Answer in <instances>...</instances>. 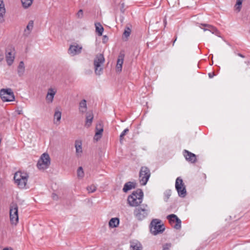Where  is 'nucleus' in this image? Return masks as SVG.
<instances>
[{
    "label": "nucleus",
    "mask_w": 250,
    "mask_h": 250,
    "mask_svg": "<svg viewBox=\"0 0 250 250\" xmlns=\"http://www.w3.org/2000/svg\"><path fill=\"white\" fill-rule=\"evenodd\" d=\"M149 212L150 209L148 205L143 204L136 207L133 211V215L137 220L141 221L146 218Z\"/></svg>",
    "instance_id": "f257e3e1"
},
{
    "label": "nucleus",
    "mask_w": 250,
    "mask_h": 250,
    "mask_svg": "<svg viewBox=\"0 0 250 250\" xmlns=\"http://www.w3.org/2000/svg\"><path fill=\"white\" fill-rule=\"evenodd\" d=\"M29 177L26 172L17 171L15 173L14 180L18 187L21 189L26 188V185Z\"/></svg>",
    "instance_id": "f03ea898"
},
{
    "label": "nucleus",
    "mask_w": 250,
    "mask_h": 250,
    "mask_svg": "<svg viewBox=\"0 0 250 250\" xmlns=\"http://www.w3.org/2000/svg\"><path fill=\"white\" fill-rule=\"evenodd\" d=\"M165 230V227L160 220L153 219L150 224V231L153 235L162 233Z\"/></svg>",
    "instance_id": "7ed1b4c3"
},
{
    "label": "nucleus",
    "mask_w": 250,
    "mask_h": 250,
    "mask_svg": "<svg viewBox=\"0 0 250 250\" xmlns=\"http://www.w3.org/2000/svg\"><path fill=\"white\" fill-rule=\"evenodd\" d=\"M151 175L150 169L146 167H142L140 168L139 175V181L140 184L145 186Z\"/></svg>",
    "instance_id": "20e7f679"
},
{
    "label": "nucleus",
    "mask_w": 250,
    "mask_h": 250,
    "mask_svg": "<svg viewBox=\"0 0 250 250\" xmlns=\"http://www.w3.org/2000/svg\"><path fill=\"white\" fill-rule=\"evenodd\" d=\"M104 58L102 54H97L94 60L95 72L96 75H100L103 71L102 65L104 62Z\"/></svg>",
    "instance_id": "39448f33"
},
{
    "label": "nucleus",
    "mask_w": 250,
    "mask_h": 250,
    "mask_svg": "<svg viewBox=\"0 0 250 250\" xmlns=\"http://www.w3.org/2000/svg\"><path fill=\"white\" fill-rule=\"evenodd\" d=\"M0 97L4 102H12L15 100L14 92L11 88H3L0 89Z\"/></svg>",
    "instance_id": "423d86ee"
},
{
    "label": "nucleus",
    "mask_w": 250,
    "mask_h": 250,
    "mask_svg": "<svg viewBox=\"0 0 250 250\" xmlns=\"http://www.w3.org/2000/svg\"><path fill=\"white\" fill-rule=\"evenodd\" d=\"M50 165V158L47 153H43L38 161L37 167L40 170L47 169Z\"/></svg>",
    "instance_id": "0eeeda50"
},
{
    "label": "nucleus",
    "mask_w": 250,
    "mask_h": 250,
    "mask_svg": "<svg viewBox=\"0 0 250 250\" xmlns=\"http://www.w3.org/2000/svg\"><path fill=\"white\" fill-rule=\"evenodd\" d=\"M10 220L12 225H16L18 223V207L16 204L13 203L10 206Z\"/></svg>",
    "instance_id": "6e6552de"
},
{
    "label": "nucleus",
    "mask_w": 250,
    "mask_h": 250,
    "mask_svg": "<svg viewBox=\"0 0 250 250\" xmlns=\"http://www.w3.org/2000/svg\"><path fill=\"white\" fill-rule=\"evenodd\" d=\"M175 188L180 197L183 198L187 195L186 187L182 179L180 177H178L176 180Z\"/></svg>",
    "instance_id": "1a4fd4ad"
},
{
    "label": "nucleus",
    "mask_w": 250,
    "mask_h": 250,
    "mask_svg": "<svg viewBox=\"0 0 250 250\" xmlns=\"http://www.w3.org/2000/svg\"><path fill=\"white\" fill-rule=\"evenodd\" d=\"M170 225L176 229H180L181 228V221L175 214H171L167 217Z\"/></svg>",
    "instance_id": "9d476101"
},
{
    "label": "nucleus",
    "mask_w": 250,
    "mask_h": 250,
    "mask_svg": "<svg viewBox=\"0 0 250 250\" xmlns=\"http://www.w3.org/2000/svg\"><path fill=\"white\" fill-rule=\"evenodd\" d=\"M82 46L77 43H75L73 45H70L68 52L70 55L74 56L80 54L82 52Z\"/></svg>",
    "instance_id": "9b49d317"
},
{
    "label": "nucleus",
    "mask_w": 250,
    "mask_h": 250,
    "mask_svg": "<svg viewBox=\"0 0 250 250\" xmlns=\"http://www.w3.org/2000/svg\"><path fill=\"white\" fill-rule=\"evenodd\" d=\"M183 153L186 160L188 162L193 164L197 161L196 155L194 153L186 149L184 150Z\"/></svg>",
    "instance_id": "f8f14e48"
},
{
    "label": "nucleus",
    "mask_w": 250,
    "mask_h": 250,
    "mask_svg": "<svg viewBox=\"0 0 250 250\" xmlns=\"http://www.w3.org/2000/svg\"><path fill=\"white\" fill-rule=\"evenodd\" d=\"M57 92V90L52 88L48 89L47 95L46 96V101L47 103H52L53 101L54 96Z\"/></svg>",
    "instance_id": "ddd939ff"
},
{
    "label": "nucleus",
    "mask_w": 250,
    "mask_h": 250,
    "mask_svg": "<svg viewBox=\"0 0 250 250\" xmlns=\"http://www.w3.org/2000/svg\"><path fill=\"white\" fill-rule=\"evenodd\" d=\"M75 147L76 148V155L77 157L82 156L83 153L82 142L81 140H77L75 142Z\"/></svg>",
    "instance_id": "4468645a"
},
{
    "label": "nucleus",
    "mask_w": 250,
    "mask_h": 250,
    "mask_svg": "<svg viewBox=\"0 0 250 250\" xmlns=\"http://www.w3.org/2000/svg\"><path fill=\"white\" fill-rule=\"evenodd\" d=\"M132 194H134V198L138 200V202L140 205L143 202V198L144 196V193L142 189H137L136 190L134 191Z\"/></svg>",
    "instance_id": "2eb2a0df"
},
{
    "label": "nucleus",
    "mask_w": 250,
    "mask_h": 250,
    "mask_svg": "<svg viewBox=\"0 0 250 250\" xmlns=\"http://www.w3.org/2000/svg\"><path fill=\"white\" fill-rule=\"evenodd\" d=\"M124 57L125 55L124 54H120V55L118 56L116 67V71L117 72H121L122 71V65L124 62Z\"/></svg>",
    "instance_id": "dca6fc26"
},
{
    "label": "nucleus",
    "mask_w": 250,
    "mask_h": 250,
    "mask_svg": "<svg viewBox=\"0 0 250 250\" xmlns=\"http://www.w3.org/2000/svg\"><path fill=\"white\" fill-rule=\"evenodd\" d=\"M134 194H131L128 197L127 201L129 205L131 207H137L140 205L137 199L134 198Z\"/></svg>",
    "instance_id": "f3484780"
},
{
    "label": "nucleus",
    "mask_w": 250,
    "mask_h": 250,
    "mask_svg": "<svg viewBox=\"0 0 250 250\" xmlns=\"http://www.w3.org/2000/svg\"><path fill=\"white\" fill-rule=\"evenodd\" d=\"M136 185L137 184L136 182H128L124 185L123 190L124 192H126L129 190L135 188Z\"/></svg>",
    "instance_id": "a211bd4d"
},
{
    "label": "nucleus",
    "mask_w": 250,
    "mask_h": 250,
    "mask_svg": "<svg viewBox=\"0 0 250 250\" xmlns=\"http://www.w3.org/2000/svg\"><path fill=\"white\" fill-rule=\"evenodd\" d=\"M96 132L95 133V135L94 136V139L98 141L99 139H100L102 135V133L103 132V128L101 124H99L97 125L96 127Z\"/></svg>",
    "instance_id": "6ab92c4d"
},
{
    "label": "nucleus",
    "mask_w": 250,
    "mask_h": 250,
    "mask_svg": "<svg viewBox=\"0 0 250 250\" xmlns=\"http://www.w3.org/2000/svg\"><path fill=\"white\" fill-rule=\"evenodd\" d=\"M25 72V66L23 61L20 62L17 68V73L19 77L23 76Z\"/></svg>",
    "instance_id": "aec40b11"
},
{
    "label": "nucleus",
    "mask_w": 250,
    "mask_h": 250,
    "mask_svg": "<svg viewBox=\"0 0 250 250\" xmlns=\"http://www.w3.org/2000/svg\"><path fill=\"white\" fill-rule=\"evenodd\" d=\"M14 59V53L13 52L10 51L6 54V59L8 65H11L13 63Z\"/></svg>",
    "instance_id": "412c9836"
},
{
    "label": "nucleus",
    "mask_w": 250,
    "mask_h": 250,
    "mask_svg": "<svg viewBox=\"0 0 250 250\" xmlns=\"http://www.w3.org/2000/svg\"><path fill=\"white\" fill-rule=\"evenodd\" d=\"M79 111L81 113H85L87 109L86 101L84 99L81 101L79 104Z\"/></svg>",
    "instance_id": "4be33fe9"
},
{
    "label": "nucleus",
    "mask_w": 250,
    "mask_h": 250,
    "mask_svg": "<svg viewBox=\"0 0 250 250\" xmlns=\"http://www.w3.org/2000/svg\"><path fill=\"white\" fill-rule=\"evenodd\" d=\"M119 224V219L118 218H112L109 221V227L111 228H116Z\"/></svg>",
    "instance_id": "5701e85b"
},
{
    "label": "nucleus",
    "mask_w": 250,
    "mask_h": 250,
    "mask_svg": "<svg viewBox=\"0 0 250 250\" xmlns=\"http://www.w3.org/2000/svg\"><path fill=\"white\" fill-rule=\"evenodd\" d=\"M93 119V115L92 113L88 112L86 113L85 125L89 127L91 125Z\"/></svg>",
    "instance_id": "b1692460"
},
{
    "label": "nucleus",
    "mask_w": 250,
    "mask_h": 250,
    "mask_svg": "<svg viewBox=\"0 0 250 250\" xmlns=\"http://www.w3.org/2000/svg\"><path fill=\"white\" fill-rule=\"evenodd\" d=\"M62 113L61 111L56 110L54 115V124L58 125L61 119Z\"/></svg>",
    "instance_id": "393cba45"
},
{
    "label": "nucleus",
    "mask_w": 250,
    "mask_h": 250,
    "mask_svg": "<svg viewBox=\"0 0 250 250\" xmlns=\"http://www.w3.org/2000/svg\"><path fill=\"white\" fill-rule=\"evenodd\" d=\"M130 248L132 250H142V245L138 242H131Z\"/></svg>",
    "instance_id": "a878e982"
},
{
    "label": "nucleus",
    "mask_w": 250,
    "mask_h": 250,
    "mask_svg": "<svg viewBox=\"0 0 250 250\" xmlns=\"http://www.w3.org/2000/svg\"><path fill=\"white\" fill-rule=\"evenodd\" d=\"M34 22L33 21H30L26 26V29L24 30V34L26 35H29L33 28Z\"/></svg>",
    "instance_id": "bb28decb"
},
{
    "label": "nucleus",
    "mask_w": 250,
    "mask_h": 250,
    "mask_svg": "<svg viewBox=\"0 0 250 250\" xmlns=\"http://www.w3.org/2000/svg\"><path fill=\"white\" fill-rule=\"evenodd\" d=\"M201 25L206 27L205 28H203L204 31L208 30L212 33H214L217 31V29L214 27L210 24H201Z\"/></svg>",
    "instance_id": "cd10ccee"
},
{
    "label": "nucleus",
    "mask_w": 250,
    "mask_h": 250,
    "mask_svg": "<svg viewBox=\"0 0 250 250\" xmlns=\"http://www.w3.org/2000/svg\"><path fill=\"white\" fill-rule=\"evenodd\" d=\"M96 27V31L98 33L99 36H102L104 31V28L100 23L95 24Z\"/></svg>",
    "instance_id": "c85d7f7f"
},
{
    "label": "nucleus",
    "mask_w": 250,
    "mask_h": 250,
    "mask_svg": "<svg viewBox=\"0 0 250 250\" xmlns=\"http://www.w3.org/2000/svg\"><path fill=\"white\" fill-rule=\"evenodd\" d=\"M5 13V9L4 4L2 6L0 7V22H3L4 21L3 16Z\"/></svg>",
    "instance_id": "c756f323"
},
{
    "label": "nucleus",
    "mask_w": 250,
    "mask_h": 250,
    "mask_svg": "<svg viewBox=\"0 0 250 250\" xmlns=\"http://www.w3.org/2000/svg\"><path fill=\"white\" fill-rule=\"evenodd\" d=\"M33 0H21L22 5L24 8H28L32 3Z\"/></svg>",
    "instance_id": "7c9ffc66"
},
{
    "label": "nucleus",
    "mask_w": 250,
    "mask_h": 250,
    "mask_svg": "<svg viewBox=\"0 0 250 250\" xmlns=\"http://www.w3.org/2000/svg\"><path fill=\"white\" fill-rule=\"evenodd\" d=\"M243 0H236V3L235 5V9L237 12H239L241 9V5Z\"/></svg>",
    "instance_id": "2f4dec72"
},
{
    "label": "nucleus",
    "mask_w": 250,
    "mask_h": 250,
    "mask_svg": "<svg viewBox=\"0 0 250 250\" xmlns=\"http://www.w3.org/2000/svg\"><path fill=\"white\" fill-rule=\"evenodd\" d=\"M77 176L79 178L82 179L84 176V172L82 167H80L77 169Z\"/></svg>",
    "instance_id": "473e14b6"
},
{
    "label": "nucleus",
    "mask_w": 250,
    "mask_h": 250,
    "mask_svg": "<svg viewBox=\"0 0 250 250\" xmlns=\"http://www.w3.org/2000/svg\"><path fill=\"white\" fill-rule=\"evenodd\" d=\"M171 195V190L170 189L167 190L165 193H164V196H165V201L166 202H167L169 198V197Z\"/></svg>",
    "instance_id": "72a5a7b5"
},
{
    "label": "nucleus",
    "mask_w": 250,
    "mask_h": 250,
    "mask_svg": "<svg viewBox=\"0 0 250 250\" xmlns=\"http://www.w3.org/2000/svg\"><path fill=\"white\" fill-rule=\"evenodd\" d=\"M130 32L131 29L129 27H126L124 32L123 35L125 38H128L130 34Z\"/></svg>",
    "instance_id": "f704fd0d"
},
{
    "label": "nucleus",
    "mask_w": 250,
    "mask_h": 250,
    "mask_svg": "<svg viewBox=\"0 0 250 250\" xmlns=\"http://www.w3.org/2000/svg\"><path fill=\"white\" fill-rule=\"evenodd\" d=\"M97 189L95 185H90L87 188V190H88V192L89 193H92L96 191Z\"/></svg>",
    "instance_id": "c9c22d12"
},
{
    "label": "nucleus",
    "mask_w": 250,
    "mask_h": 250,
    "mask_svg": "<svg viewBox=\"0 0 250 250\" xmlns=\"http://www.w3.org/2000/svg\"><path fill=\"white\" fill-rule=\"evenodd\" d=\"M129 131V129L128 128L125 129L120 134V141L121 142L123 140L124 137L126 133H127Z\"/></svg>",
    "instance_id": "e433bc0d"
},
{
    "label": "nucleus",
    "mask_w": 250,
    "mask_h": 250,
    "mask_svg": "<svg viewBox=\"0 0 250 250\" xmlns=\"http://www.w3.org/2000/svg\"><path fill=\"white\" fill-rule=\"evenodd\" d=\"M171 247V243H166L164 245L163 250H169Z\"/></svg>",
    "instance_id": "4c0bfd02"
},
{
    "label": "nucleus",
    "mask_w": 250,
    "mask_h": 250,
    "mask_svg": "<svg viewBox=\"0 0 250 250\" xmlns=\"http://www.w3.org/2000/svg\"><path fill=\"white\" fill-rule=\"evenodd\" d=\"M77 17L79 18H82L83 16V11L82 9H80L78 11L77 14Z\"/></svg>",
    "instance_id": "58836bf2"
},
{
    "label": "nucleus",
    "mask_w": 250,
    "mask_h": 250,
    "mask_svg": "<svg viewBox=\"0 0 250 250\" xmlns=\"http://www.w3.org/2000/svg\"><path fill=\"white\" fill-rule=\"evenodd\" d=\"M108 40V38L106 35L103 36V42L105 43Z\"/></svg>",
    "instance_id": "ea45409f"
},
{
    "label": "nucleus",
    "mask_w": 250,
    "mask_h": 250,
    "mask_svg": "<svg viewBox=\"0 0 250 250\" xmlns=\"http://www.w3.org/2000/svg\"><path fill=\"white\" fill-rule=\"evenodd\" d=\"M208 75V77L210 78H212L213 77V76L215 75V74L214 72H211V73H209Z\"/></svg>",
    "instance_id": "a19ab883"
},
{
    "label": "nucleus",
    "mask_w": 250,
    "mask_h": 250,
    "mask_svg": "<svg viewBox=\"0 0 250 250\" xmlns=\"http://www.w3.org/2000/svg\"><path fill=\"white\" fill-rule=\"evenodd\" d=\"M237 55H238V56H239V57H241V58H245V56H244L243 54H241V53H238V54H237Z\"/></svg>",
    "instance_id": "79ce46f5"
},
{
    "label": "nucleus",
    "mask_w": 250,
    "mask_h": 250,
    "mask_svg": "<svg viewBox=\"0 0 250 250\" xmlns=\"http://www.w3.org/2000/svg\"><path fill=\"white\" fill-rule=\"evenodd\" d=\"M4 5L2 0H0V7Z\"/></svg>",
    "instance_id": "37998d69"
},
{
    "label": "nucleus",
    "mask_w": 250,
    "mask_h": 250,
    "mask_svg": "<svg viewBox=\"0 0 250 250\" xmlns=\"http://www.w3.org/2000/svg\"><path fill=\"white\" fill-rule=\"evenodd\" d=\"M164 24H165V26H166V24H167V21H166V19H165V20H164Z\"/></svg>",
    "instance_id": "c03bdc74"
},
{
    "label": "nucleus",
    "mask_w": 250,
    "mask_h": 250,
    "mask_svg": "<svg viewBox=\"0 0 250 250\" xmlns=\"http://www.w3.org/2000/svg\"><path fill=\"white\" fill-rule=\"evenodd\" d=\"M245 63L247 64L248 65H249L250 63V62L249 61L245 62Z\"/></svg>",
    "instance_id": "a18cd8bd"
},
{
    "label": "nucleus",
    "mask_w": 250,
    "mask_h": 250,
    "mask_svg": "<svg viewBox=\"0 0 250 250\" xmlns=\"http://www.w3.org/2000/svg\"><path fill=\"white\" fill-rule=\"evenodd\" d=\"M3 250H13L12 249L4 248Z\"/></svg>",
    "instance_id": "49530a36"
},
{
    "label": "nucleus",
    "mask_w": 250,
    "mask_h": 250,
    "mask_svg": "<svg viewBox=\"0 0 250 250\" xmlns=\"http://www.w3.org/2000/svg\"><path fill=\"white\" fill-rule=\"evenodd\" d=\"M3 60V57L0 55V62Z\"/></svg>",
    "instance_id": "de8ad7c7"
},
{
    "label": "nucleus",
    "mask_w": 250,
    "mask_h": 250,
    "mask_svg": "<svg viewBox=\"0 0 250 250\" xmlns=\"http://www.w3.org/2000/svg\"><path fill=\"white\" fill-rule=\"evenodd\" d=\"M21 110H20V111H18V114H21Z\"/></svg>",
    "instance_id": "09e8293b"
},
{
    "label": "nucleus",
    "mask_w": 250,
    "mask_h": 250,
    "mask_svg": "<svg viewBox=\"0 0 250 250\" xmlns=\"http://www.w3.org/2000/svg\"><path fill=\"white\" fill-rule=\"evenodd\" d=\"M176 39H177V38H176L175 40L174 41L173 43V45H174V43L175 42V41H176Z\"/></svg>",
    "instance_id": "8fccbe9b"
}]
</instances>
